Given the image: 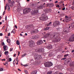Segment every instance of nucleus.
Returning <instances> with one entry per match:
<instances>
[{"label": "nucleus", "mask_w": 74, "mask_h": 74, "mask_svg": "<svg viewBox=\"0 0 74 74\" xmlns=\"http://www.w3.org/2000/svg\"><path fill=\"white\" fill-rule=\"evenodd\" d=\"M53 64L51 62H47L44 64V65L45 67H49L52 66Z\"/></svg>", "instance_id": "obj_1"}, {"label": "nucleus", "mask_w": 74, "mask_h": 74, "mask_svg": "<svg viewBox=\"0 0 74 74\" xmlns=\"http://www.w3.org/2000/svg\"><path fill=\"white\" fill-rule=\"evenodd\" d=\"M44 49L43 48L37 49L35 50V52H44Z\"/></svg>", "instance_id": "obj_2"}, {"label": "nucleus", "mask_w": 74, "mask_h": 74, "mask_svg": "<svg viewBox=\"0 0 74 74\" xmlns=\"http://www.w3.org/2000/svg\"><path fill=\"white\" fill-rule=\"evenodd\" d=\"M34 58L35 60H38L39 59H40L42 58V57L41 55H35L34 56Z\"/></svg>", "instance_id": "obj_3"}, {"label": "nucleus", "mask_w": 74, "mask_h": 74, "mask_svg": "<svg viewBox=\"0 0 74 74\" xmlns=\"http://www.w3.org/2000/svg\"><path fill=\"white\" fill-rule=\"evenodd\" d=\"M38 12V10L36 9H33L32 11V14L33 15H36Z\"/></svg>", "instance_id": "obj_4"}, {"label": "nucleus", "mask_w": 74, "mask_h": 74, "mask_svg": "<svg viewBox=\"0 0 74 74\" xmlns=\"http://www.w3.org/2000/svg\"><path fill=\"white\" fill-rule=\"evenodd\" d=\"M30 11V9L29 8H27L23 10V14H27Z\"/></svg>", "instance_id": "obj_5"}, {"label": "nucleus", "mask_w": 74, "mask_h": 74, "mask_svg": "<svg viewBox=\"0 0 74 74\" xmlns=\"http://www.w3.org/2000/svg\"><path fill=\"white\" fill-rule=\"evenodd\" d=\"M32 38L33 39H37L39 38V36L38 35L34 36L32 37Z\"/></svg>", "instance_id": "obj_6"}, {"label": "nucleus", "mask_w": 74, "mask_h": 74, "mask_svg": "<svg viewBox=\"0 0 74 74\" xmlns=\"http://www.w3.org/2000/svg\"><path fill=\"white\" fill-rule=\"evenodd\" d=\"M34 42L32 40H30L29 41V47H33V43Z\"/></svg>", "instance_id": "obj_7"}, {"label": "nucleus", "mask_w": 74, "mask_h": 74, "mask_svg": "<svg viewBox=\"0 0 74 74\" xmlns=\"http://www.w3.org/2000/svg\"><path fill=\"white\" fill-rule=\"evenodd\" d=\"M69 40L70 42H73L74 41V35H73L71 37L69 38Z\"/></svg>", "instance_id": "obj_8"}, {"label": "nucleus", "mask_w": 74, "mask_h": 74, "mask_svg": "<svg viewBox=\"0 0 74 74\" xmlns=\"http://www.w3.org/2000/svg\"><path fill=\"white\" fill-rule=\"evenodd\" d=\"M60 22L59 21H56L53 23V25L54 27L57 26V25H59Z\"/></svg>", "instance_id": "obj_9"}, {"label": "nucleus", "mask_w": 74, "mask_h": 74, "mask_svg": "<svg viewBox=\"0 0 74 74\" xmlns=\"http://www.w3.org/2000/svg\"><path fill=\"white\" fill-rule=\"evenodd\" d=\"M44 11L45 12H51V9L50 8H48L47 9H45L44 10Z\"/></svg>", "instance_id": "obj_10"}, {"label": "nucleus", "mask_w": 74, "mask_h": 74, "mask_svg": "<svg viewBox=\"0 0 74 74\" xmlns=\"http://www.w3.org/2000/svg\"><path fill=\"white\" fill-rule=\"evenodd\" d=\"M46 18L45 16L41 17L39 18V20L41 21H45L46 20Z\"/></svg>", "instance_id": "obj_11"}, {"label": "nucleus", "mask_w": 74, "mask_h": 74, "mask_svg": "<svg viewBox=\"0 0 74 74\" xmlns=\"http://www.w3.org/2000/svg\"><path fill=\"white\" fill-rule=\"evenodd\" d=\"M58 36H56L55 40L54 41L55 42H59L60 40V39L59 38H58Z\"/></svg>", "instance_id": "obj_12"}, {"label": "nucleus", "mask_w": 74, "mask_h": 74, "mask_svg": "<svg viewBox=\"0 0 74 74\" xmlns=\"http://www.w3.org/2000/svg\"><path fill=\"white\" fill-rule=\"evenodd\" d=\"M43 43V41L42 40H39L37 42V44L38 45H40L42 44Z\"/></svg>", "instance_id": "obj_13"}, {"label": "nucleus", "mask_w": 74, "mask_h": 74, "mask_svg": "<svg viewBox=\"0 0 74 74\" xmlns=\"http://www.w3.org/2000/svg\"><path fill=\"white\" fill-rule=\"evenodd\" d=\"M37 30H32L31 31V33L33 34H35L37 32Z\"/></svg>", "instance_id": "obj_14"}, {"label": "nucleus", "mask_w": 74, "mask_h": 74, "mask_svg": "<svg viewBox=\"0 0 74 74\" xmlns=\"http://www.w3.org/2000/svg\"><path fill=\"white\" fill-rule=\"evenodd\" d=\"M63 31L64 32H65V33H68L69 32V29L68 28V29H63Z\"/></svg>", "instance_id": "obj_15"}, {"label": "nucleus", "mask_w": 74, "mask_h": 74, "mask_svg": "<svg viewBox=\"0 0 74 74\" xmlns=\"http://www.w3.org/2000/svg\"><path fill=\"white\" fill-rule=\"evenodd\" d=\"M53 5L52 3L49 4H48V6L50 7H52L53 6Z\"/></svg>", "instance_id": "obj_16"}, {"label": "nucleus", "mask_w": 74, "mask_h": 74, "mask_svg": "<svg viewBox=\"0 0 74 74\" xmlns=\"http://www.w3.org/2000/svg\"><path fill=\"white\" fill-rule=\"evenodd\" d=\"M4 53L5 55L7 56L9 54V53L8 51H6Z\"/></svg>", "instance_id": "obj_17"}, {"label": "nucleus", "mask_w": 74, "mask_h": 74, "mask_svg": "<svg viewBox=\"0 0 74 74\" xmlns=\"http://www.w3.org/2000/svg\"><path fill=\"white\" fill-rule=\"evenodd\" d=\"M49 27H47L46 28L44 29V30H49Z\"/></svg>", "instance_id": "obj_18"}, {"label": "nucleus", "mask_w": 74, "mask_h": 74, "mask_svg": "<svg viewBox=\"0 0 74 74\" xmlns=\"http://www.w3.org/2000/svg\"><path fill=\"white\" fill-rule=\"evenodd\" d=\"M37 71H35L32 72L31 74H36Z\"/></svg>", "instance_id": "obj_19"}, {"label": "nucleus", "mask_w": 74, "mask_h": 74, "mask_svg": "<svg viewBox=\"0 0 74 74\" xmlns=\"http://www.w3.org/2000/svg\"><path fill=\"white\" fill-rule=\"evenodd\" d=\"M37 9H41L43 8V7L42 6H38L37 7Z\"/></svg>", "instance_id": "obj_20"}, {"label": "nucleus", "mask_w": 74, "mask_h": 74, "mask_svg": "<svg viewBox=\"0 0 74 74\" xmlns=\"http://www.w3.org/2000/svg\"><path fill=\"white\" fill-rule=\"evenodd\" d=\"M69 66L73 67L74 66V62L70 64Z\"/></svg>", "instance_id": "obj_21"}, {"label": "nucleus", "mask_w": 74, "mask_h": 74, "mask_svg": "<svg viewBox=\"0 0 74 74\" xmlns=\"http://www.w3.org/2000/svg\"><path fill=\"white\" fill-rule=\"evenodd\" d=\"M16 44L18 45H20V42L18 40H17L16 42Z\"/></svg>", "instance_id": "obj_22"}, {"label": "nucleus", "mask_w": 74, "mask_h": 74, "mask_svg": "<svg viewBox=\"0 0 74 74\" xmlns=\"http://www.w3.org/2000/svg\"><path fill=\"white\" fill-rule=\"evenodd\" d=\"M34 64L35 65H38V62L37 61H36L35 62H34Z\"/></svg>", "instance_id": "obj_23"}, {"label": "nucleus", "mask_w": 74, "mask_h": 74, "mask_svg": "<svg viewBox=\"0 0 74 74\" xmlns=\"http://www.w3.org/2000/svg\"><path fill=\"white\" fill-rule=\"evenodd\" d=\"M6 47H7L5 46H3V49H4V51H6L7 50V49H6Z\"/></svg>", "instance_id": "obj_24"}, {"label": "nucleus", "mask_w": 74, "mask_h": 74, "mask_svg": "<svg viewBox=\"0 0 74 74\" xmlns=\"http://www.w3.org/2000/svg\"><path fill=\"white\" fill-rule=\"evenodd\" d=\"M14 1H12L11 3V4L12 5H11L10 6L12 7V6H13V5L14 4Z\"/></svg>", "instance_id": "obj_25"}, {"label": "nucleus", "mask_w": 74, "mask_h": 74, "mask_svg": "<svg viewBox=\"0 0 74 74\" xmlns=\"http://www.w3.org/2000/svg\"><path fill=\"white\" fill-rule=\"evenodd\" d=\"M26 55V53H25L23 55H22L21 56V57L22 58H23L24 56H25Z\"/></svg>", "instance_id": "obj_26"}, {"label": "nucleus", "mask_w": 74, "mask_h": 74, "mask_svg": "<svg viewBox=\"0 0 74 74\" xmlns=\"http://www.w3.org/2000/svg\"><path fill=\"white\" fill-rule=\"evenodd\" d=\"M6 41H7V42L8 43H10V40L8 39Z\"/></svg>", "instance_id": "obj_27"}, {"label": "nucleus", "mask_w": 74, "mask_h": 74, "mask_svg": "<svg viewBox=\"0 0 74 74\" xmlns=\"http://www.w3.org/2000/svg\"><path fill=\"white\" fill-rule=\"evenodd\" d=\"M25 73H26L27 74L28 73V72L27 70H25Z\"/></svg>", "instance_id": "obj_28"}, {"label": "nucleus", "mask_w": 74, "mask_h": 74, "mask_svg": "<svg viewBox=\"0 0 74 74\" xmlns=\"http://www.w3.org/2000/svg\"><path fill=\"white\" fill-rule=\"evenodd\" d=\"M57 33H54L53 34V37H54L55 36V35H57Z\"/></svg>", "instance_id": "obj_29"}, {"label": "nucleus", "mask_w": 74, "mask_h": 74, "mask_svg": "<svg viewBox=\"0 0 74 74\" xmlns=\"http://www.w3.org/2000/svg\"><path fill=\"white\" fill-rule=\"evenodd\" d=\"M52 73V71H49L47 73V74H51Z\"/></svg>", "instance_id": "obj_30"}, {"label": "nucleus", "mask_w": 74, "mask_h": 74, "mask_svg": "<svg viewBox=\"0 0 74 74\" xmlns=\"http://www.w3.org/2000/svg\"><path fill=\"white\" fill-rule=\"evenodd\" d=\"M71 27L72 28H74V23H72V24L71 25Z\"/></svg>", "instance_id": "obj_31"}, {"label": "nucleus", "mask_w": 74, "mask_h": 74, "mask_svg": "<svg viewBox=\"0 0 74 74\" xmlns=\"http://www.w3.org/2000/svg\"><path fill=\"white\" fill-rule=\"evenodd\" d=\"M69 56V54H67L64 55V57H67Z\"/></svg>", "instance_id": "obj_32"}, {"label": "nucleus", "mask_w": 74, "mask_h": 74, "mask_svg": "<svg viewBox=\"0 0 74 74\" xmlns=\"http://www.w3.org/2000/svg\"><path fill=\"white\" fill-rule=\"evenodd\" d=\"M8 11H10V6H9V5H8Z\"/></svg>", "instance_id": "obj_33"}, {"label": "nucleus", "mask_w": 74, "mask_h": 74, "mask_svg": "<svg viewBox=\"0 0 74 74\" xmlns=\"http://www.w3.org/2000/svg\"><path fill=\"white\" fill-rule=\"evenodd\" d=\"M49 47L50 49H51L52 48V45H49Z\"/></svg>", "instance_id": "obj_34"}, {"label": "nucleus", "mask_w": 74, "mask_h": 74, "mask_svg": "<svg viewBox=\"0 0 74 74\" xmlns=\"http://www.w3.org/2000/svg\"><path fill=\"white\" fill-rule=\"evenodd\" d=\"M66 21H70V20H69V17H68L67 18H66L65 19V21H66Z\"/></svg>", "instance_id": "obj_35"}, {"label": "nucleus", "mask_w": 74, "mask_h": 74, "mask_svg": "<svg viewBox=\"0 0 74 74\" xmlns=\"http://www.w3.org/2000/svg\"><path fill=\"white\" fill-rule=\"evenodd\" d=\"M14 29H13V31H11V33H13L14 34H15V32H14Z\"/></svg>", "instance_id": "obj_36"}, {"label": "nucleus", "mask_w": 74, "mask_h": 74, "mask_svg": "<svg viewBox=\"0 0 74 74\" xmlns=\"http://www.w3.org/2000/svg\"><path fill=\"white\" fill-rule=\"evenodd\" d=\"M13 48H10V51H13Z\"/></svg>", "instance_id": "obj_37"}, {"label": "nucleus", "mask_w": 74, "mask_h": 74, "mask_svg": "<svg viewBox=\"0 0 74 74\" xmlns=\"http://www.w3.org/2000/svg\"><path fill=\"white\" fill-rule=\"evenodd\" d=\"M3 70V68H1L0 69V71H2Z\"/></svg>", "instance_id": "obj_38"}, {"label": "nucleus", "mask_w": 74, "mask_h": 74, "mask_svg": "<svg viewBox=\"0 0 74 74\" xmlns=\"http://www.w3.org/2000/svg\"><path fill=\"white\" fill-rule=\"evenodd\" d=\"M16 60L17 62H18V57H17V58H16Z\"/></svg>", "instance_id": "obj_39"}, {"label": "nucleus", "mask_w": 74, "mask_h": 74, "mask_svg": "<svg viewBox=\"0 0 74 74\" xmlns=\"http://www.w3.org/2000/svg\"><path fill=\"white\" fill-rule=\"evenodd\" d=\"M52 23V22H50L49 23V24H48L47 26H49L51 24V23Z\"/></svg>", "instance_id": "obj_40"}, {"label": "nucleus", "mask_w": 74, "mask_h": 74, "mask_svg": "<svg viewBox=\"0 0 74 74\" xmlns=\"http://www.w3.org/2000/svg\"><path fill=\"white\" fill-rule=\"evenodd\" d=\"M66 58H62L61 59L62 60H65V59H66Z\"/></svg>", "instance_id": "obj_41"}, {"label": "nucleus", "mask_w": 74, "mask_h": 74, "mask_svg": "<svg viewBox=\"0 0 74 74\" xmlns=\"http://www.w3.org/2000/svg\"><path fill=\"white\" fill-rule=\"evenodd\" d=\"M8 3H11V0H8Z\"/></svg>", "instance_id": "obj_42"}, {"label": "nucleus", "mask_w": 74, "mask_h": 74, "mask_svg": "<svg viewBox=\"0 0 74 74\" xmlns=\"http://www.w3.org/2000/svg\"><path fill=\"white\" fill-rule=\"evenodd\" d=\"M9 61L10 62H11L12 61V59L11 58H9Z\"/></svg>", "instance_id": "obj_43"}, {"label": "nucleus", "mask_w": 74, "mask_h": 74, "mask_svg": "<svg viewBox=\"0 0 74 74\" xmlns=\"http://www.w3.org/2000/svg\"><path fill=\"white\" fill-rule=\"evenodd\" d=\"M7 16H5V21H6L7 20Z\"/></svg>", "instance_id": "obj_44"}, {"label": "nucleus", "mask_w": 74, "mask_h": 74, "mask_svg": "<svg viewBox=\"0 0 74 74\" xmlns=\"http://www.w3.org/2000/svg\"><path fill=\"white\" fill-rule=\"evenodd\" d=\"M69 19L70 21H71L72 20V19L71 17H69Z\"/></svg>", "instance_id": "obj_45"}, {"label": "nucleus", "mask_w": 74, "mask_h": 74, "mask_svg": "<svg viewBox=\"0 0 74 74\" xmlns=\"http://www.w3.org/2000/svg\"><path fill=\"white\" fill-rule=\"evenodd\" d=\"M7 7L6 6H5V10H6L7 9Z\"/></svg>", "instance_id": "obj_46"}, {"label": "nucleus", "mask_w": 74, "mask_h": 74, "mask_svg": "<svg viewBox=\"0 0 74 74\" xmlns=\"http://www.w3.org/2000/svg\"><path fill=\"white\" fill-rule=\"evenodd\" d=\"M71 8L72 10H74V7L73 6Z\"/></svg>", "instance_id": "obj_47"}, {"label": "nucleus", "mask_w": 74, "mask_h": 74, "mask_svg": "<svg viewBox=\"0 0 74 74\" xmlns=\"http://www.w3.org/2000/svg\"><path fill=\"white\" fill-rule=\"evenodd\" d=\"M15 27L16 28V29H17L18 28L17 26L16 25H15Z\"/></svg>", "instance_id": "obj_48"}, {"label": "nucleus", "mask_w": 74, "mask_h": 74, "mask_svg": "<svg viewBox=\"0 0 74 74\" xmlns=\"http://www.w3.org/2000/svg\"><path fill=\"white\" fill-rule=\"evenodd\" d=\"M7 64V62H6L5 63H3V64L4 65H6Z\"/></svg>", "instance_id": "obj_49"}, {"label": "nucleus", "mask_w": 74, "mask_h": 74, "mask_svg": "<svg viewBox=\"0 0 74 74\" xmlns=\"http://www.w3.org/2000/svg\"><path fill=\"white\" fill-rule=\"evenodd\" d=\"M56 7H57L59 8V7H60V6H59V5H56Z\"/></svg>", "instance_id": "obj_50"}, {"label": "nucleus", "mask_w": 74, "mask_h": 74, "mask_svg": "<svg viewBox=\"0 0 74 74\" xmlns=\"http://www.w3.org/2000/svg\"><path fill=\"white\" fill-rule=\"evenodd\" d=\"M7 29H8V27H6V29H5V31L6 32H7Z\"/></svg>", "instance_id": "obj_51"}, {"label": "nucleus", "mask_w": 74, "mask_h": 74, "mask_svg": "<svg viewBox=\"0 0 74 74\" xmlns=\"http://www.w3.org/2000/svg\"><path fill=\"white\" fill-rule=\"evenodd\" d=\"M2 45H5L4 43V42H2Z\"/></svg>", "instance_id": "obj_52"}, {"label": "nucleus", "mask_w": 74, "mask_h": 74, "mask_svg": "<svg viewBox=\"0 0 74 74\" xmlns=\"http://www.w3.org/2000/svg\"><path fill=\"white\" fill-rule=\"evenodd\" d=\"M10 36V33H9L8 34V36Z\"/></svg>", "instance_id": "obj_53"}, {"label": "nucleus", "mask_w": 74, "mask_h": 74, "mask_svg": "<svg viewBox=\"0 0 74 74\" xmlns=\"http://www.w3.org/2000/svg\"><path fill=\"white\" fill-rule=\"evenodd\" d=\"M8 4H6V6H6L7 8H8Z\"/></svg>", "instance_id": "obj_54"}, {"label": "nucleus", "mask_w": 74, "mask_h": 74, "mask_svg": "<svg viewBox=\"0 0 74 74\" xmlns=\"http://www.w3.org/2000/svg\"><path fill=\"white\" fill-rule=\"evenodd\" d=\"M65 8H62V10H65Z\"/></svg>", "instance_id": "obj_55"}, {"label": "nucleus", "mask_w": 74, "mask_h": 74, "mask_svg": "<svg viewBox=\"0 0 74 74\" xmlns=\"http://www.w3.org/2000/svg\"><path fill=\"white\" fill-rule=\"evenodd\" d=\"M70 62V60H68L67 61V63H69Z\"/></svg>", "instance_id": "obj_56"}, {"label": "nucleus", "mask_w": 74, "mask_h": 74, "mask_svg": "<svg viewBox=\"0 0 74 74\" xmlns=\"http://www.w3.org/2000/svg\"><path fill=\"white\" fill-rule=\"evenodd\" d=\"M5 11H4V12H3V15H4L5 14Z\"/></svg>", "instance_id": "obj_57"}, {"label": "nucleus", "mask_w": 74, "mask_h": 74, "mask_svg": "<svg viewBox=\"0 0 74 74\" xmlns=\"http://www.w3.org/2000/svg\"><path fill=\"white\" fill-rule=\"evenodd\" d=\"M69 17H67V16H65V19H66V18H67Z\"/></svg>", "instance_id": "obj_58"}, {"label": "nucleus", "mask_w": 74, "mask_h": 74, "mask_svg": "<svg viewBox=\"0 0 74 74\" xmlns=\"http://www.w3.org/2000/svg\"><path fill=\"white\" fill-rule=\"evenodd\" d=\"M3 35V34L2 33H0V36H2Z\"/></svg>", "instance_id": "obj_59"}, {"label": "nucleus", "mask_w": 74, "mask_h": 74, "mask_svg": "<svg viewBox=\"0 0 74 74\" xmlns=\"http://www.w3.org/2000/svg\"><path fill=\"white\" fill-rule=\"evenodd\" d=\"M72 5H74V1H73Z\"/></svg>", "instance_id": "obj_60"}, {"label": "nucleus", "mask_w": 74, "mask_h": 74, "mask_svg": "<svg viewBox=\"0 0 74 74\" xmlns=\"http://www.w3.org/2000/svg\"><path fill=\"white\" fill-rule=\"evenodd\" d=\"M5 59H3L2 60V61H5Z\"/></svg>", "instance_id": "obj_61"}, {"label": "nucleus", "mask_w": 74, "mask_h": 74, "mask_svg": "<svg viewBox=\"0 0 74 74\" xmlns=\"http://www.w3.org/2000/svg\"><path fill=\"white\" fill-rule=\"evenodd\" d=\"M5 26L4 25V26L3 27V28H2L3 29H4V28H5Z\"/></svg>", "instance_id": "obj_62"}, {"label": "nucleus", "mask_w": 74, "mask_h": 74, "mask_svg": "<svg viewBox=\"0 0 74 74\" xmlns=\"http://www.w3.org/2000/svg\"><path fill=\"white\" fill-rule=\"evenodd\" d=\"M18 70L19 71H21V70H20V69H18Z\"/></svg>", "instance_id": "obj_63"}, {"label": "nucleus", "mask_w": 74, "mask_h": 74, "mask_svg": "<svg viewBox=\"0 0 74 74\" xmlns=\"http://www.w3.org/2000/svg\"><path fill=\"white\" fill-rule=\"evenodd\" d=\"M20 35L21 36H23L22 34H20Z\"/></svg>", "instance_id": "obj_64"}]
</instances>
